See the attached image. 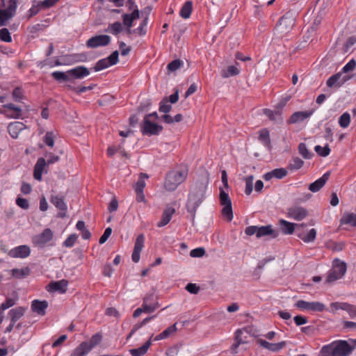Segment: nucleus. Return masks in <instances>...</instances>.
Returning a JSON list of instances; mask_svg holds the SVG:
<instances>
[{
    "label": "nucleus",
    "mask_w": 356,
    "mask_h": 356,
    "mask_svg": "<svg viewBox=\"0 0 356 356\" xmlns=\"http://www.w3.org/2000/svg\"><path fill=\"white\" fill-rule=\"evenodd\" d=\"M89 74L90 70L86 67L80 65L67 72H54L51 73V76L59 83L65 81L74 83L75 79H81Z\"/></svg>",
    "instance_id": "1"
},
{
    "label": "nucleus",
    "mask_w": 356,
    "mask_h": 356,
    "mask_svg": "<svg viewBox=\"0 0 356 356\" xmlns=\"http://www.w3.org/2000/svg\"><path fill=\"white\" fill-rule=\"evenodd\" d=\"M354 347L346 341H337L322 347L319 356H348Z\"/></svg>",
    "instance_id": "2"
},
{
    "label": "nucleus",
    "mask_w": 356,
    "mask_h": 356,
    "mask_svg": "<svg viewBox=\"0 0 356 356\" xmlns=\"http://www.w3.org/2000/svg\"><path fill=\"white\" fill-rule=\"evenodd\" d=\"M295 24V19L289 14L282 16L274 29V35L282 38L285 37L293 29Z\"/></svg>",
    "instance_id": "3"
},
{
    "label": "nucleus",
    "mask_w": 356,
    "mask_h": 356,
    "mask_svg": "<svg viewBox=\"0 0 356 356\" xmlns=\"http://www.w3.org/2000/svg\"><path fill=\"white\" fill-rule=\"evenodd\" d=\"M186 170H172L167 174L165 180V188L169 191H175L186 178Z\"/></svg>",
    "instance_id": "4"
},
{
    "label": "nucleus",
    "mask_w": 356,
    "mask_h": 356,
    "mask_svg": "<svg viewBox=\"0 0 356 356\" xmlns=\"http://www.w3.org/2000/svg\"><path fill=\"white\" fill-rule=\"evenodd\" d=\"M45 156L48 157L47 161L43 157H40L34 166L33 177L38 181L42 179V175L47 165H49L60 161L59 156L54 155L52 152H47Z\"/></svg>",
    "instance_id": "5"
},
{
    "label": "nucleus",
    "mask_w": 356,
    "mask_h": 356,
    "mask_svg": "<svg viewBox=\"0 0 356 356\" xmlns=\"http://www.w3.org/2000/svg\"><path fill=\"white\" fill-rule=\"evenodd\" d=\"M219 190L220 203V205L222 207L221 211L222 215L225 218H226L227 221L230 222L232 220L234 217L231 199L229 197L227 190L225 191V189L222 187H220Z\"/></svg>",
    "instance_id": "6"
},
{
    "label": "nucleus",
    "mask_w": 356,
    "mask_h": 356,
    "mask_svg": "<svg viewBox=\"0 0 356 356\" xmlns=\"http://www.w3.org/2000/svg\"><path fill=\"white\" fill-rule=\"evenodd\" d=\"M346 263L339 259H335L333 262L332 269L327 274L326 282H334L342 278L346 272Z\"/></svg>",
    "instance_id": "7"
},
{
    "label": "nucleus",
    "mask_w": 356,
    "mask_h": 356,
    "mask_svg": "<svg viewBox=\"0 0 356 356\" xmlns=\"http://www.w3.org/2000/svg\"><path fill=\"white\" fill-rule=\"evenodd\" d=\"M119 61V52L115 50L111 53V54L107 58L99 60L93 67V70L95 72H99L104 69L108 67L109 66L117 64Z\"/></svg>",
    "instance_id": "8"
},
{
    "label": "nucleus",
    "mask_w": 356,
    "mask_h": 356,
    "mask_svg": "<svg viewBox=\"0 0 356 356\" xmlns=\"http://www.w3.org/2000/svg\"><path fill=\"white\" fill-rule=\"evenodd\" d=\"M163 129L161 125L152 122L149 119H143L140 131L144 136H157L162 131Z\"/></svg>",
    "instance_id": "9"
},
{
    "label": "nucleus",
    "mask_w": 356,
    "mask_h": 356,
    "mask_svg": "<svg viewBox=\"0 0 356 356\" xmlns=\"http://www.w3.org/2000/svg\"><path fill=\"white\" fill-rule=\"evenodd\" d=\"M54 233L49 228L44 229L42 233L34 236L32 238L33 243L39 248H44L47 243L53 238Z\"/></svg>",
    "instance_id": "10"
},
{
    "label": "nucleus",
    "mask_w": 356,
    "mask_h": 356,
    "mask_svg": "<svg viewBox=\"0 0 356 356\" xmlns=\"http://www.w3.org/2000/svg\"><path fill=\"white\" fill-rule=\"evenodd\" d=\"M16 9L17 3L15 0H10L6 8L0 9V26L6 25V22L15 16Z\"/></svg>",
    "instance_id": "11"
},
{
    "label": "nucleus",
    "mask_w": 356,
    "mask_h": 356,
    "mask_svg": "<svg viewBox=\"0 0 356 356\" xmlns=\"http://www.w3.org/2000/svg\"><path fill=\"white\" fill-rule=\"evenodd\" d=\"M111 38L108 35H97L89 38L86 41L88 48L95 49L99 47H105L110 44Z\"/></svg>",
    "instance_id": "12"
},
{
    "label": "nucleus",
    "mask_w": 356,
    "mask_h": 356,
    "mask_svg": "<svg viewBox=\"0 0 356 356\" xmlns=\"http://www.w3.org/2000/svg\"><path fill=\"white\" fill-rule=\"evenodd\" d=\"M308 214L307 209L299 205H294L287 209V216L297 221L305 219Z\"/></svg>",
    "instance_id": "13"
},
{
    "label": "nucleus",
    "mask_w": 356,
    "mask_h": 356,
    "mask_svg": "<svg viewBox=\"0 0 356 356\" xmlns=\"http://www.w3.org/2000/svg\"><path fill=\"white\" fill-rule=\"evenodd\" d=\"M295 306L301 310H308L312 312H323L325 309V305L320 302H307L303 300H298Z\"/></svg>",
    "instance_id": "14"
},
{
    "label": "nucleus",
    "mask_w": 356,
    "mask_h": 356,
    "mask_svg": "<svg viewBox=\"0 0 356 356\" xmlns=\"http://www.w3.org/2000/svg\"><path fill=\"white\" fill-rule=\"evenodd\" d=\"M3 108L6 110L0 109V114L4 115L8 118L18 119L22 116V108L12 103L3 104Z\"/></svg>",
    "instance_id": "15"
},
{
    "label": "nucleus",
    "mask_w": 356,
    "mask_h": 356,
    "mask_svg": "<svg viewBox=\"0 0 356 356\" xmlns=\"http://www.w3.org/2000/svg\"><path fill=\"white\" fill-rule=\"evenodd\" d=\"M305 227H306V225L305 223H301L298 225L297 236L305 243H309L314 242L316 237V230L315 229H312L306 234L304 232Z\"/></svg>",
    "instance_id": "16"
},
{
    "label": "nucleus",
    "mask_w": 356,
    "mask_h": 356,
    "mask_svg": "<svg viewBox=\"0 0 356 356\" xmlns=\"http://www.w3.org/2000/svg\"><path fill=\"white\" fill-rule=\"evenodd\" d=\"M249 332L248 328H243L236 330L235 333L236 342L232 346V350L234 353H236V349L240 344L248 342Z\"/></svg>",
    "instance_id": "17"
},
{
    "label": "nucleus",
    "mask_w": 356,
    "mask_h": 356,
    "mask_svg": "<svg viewBox=\"0 0 356 356\" xmlns=\"http://www.w3.org/2000/svg\"><path fill=\"white\" fill-rule=\"evenodd\" d=\"M200 204V197L196 193H189L188 200L186 204L187 211L191 213V218L193 219L197 209Z\"/></svg>",
    "instance_id": "18"
},
{
    "label": "nucleus",
    "mask_w": 356,
    "mask_h": 356,
    "mask_svg": "<svg viewBox=\"0 0 356 356\" xmlns=\"http://www.w3.org/2000/svg\"><path fill=\"white\" fill-rule=\"evenodd\" d=\"M145 243V236L143 234L138 235L136 237L134 251L132 252L131 259L134 263H138L140 260V254Z\"/></svg>",
    "instance_id": "19"
},
{
    "label": "nucleus",
    "mask_w": 356,
    "mask_h": 356,
    "mask_svg": "<svg viewBox=\"0 0 356 356\" xmlns=\"http://www.w3.org/2000/svg\"><path fill=\"white\" fill-rule=\"evenodd\" d=\"M31 254V249L26 245H19L15 248L11 249L8 255L13 258H26Z\"/></svg>",
    "instance_id": "20"
},
{
    "label": "nucleus",
    "mask_w": 356,
    "mask_h": 356,
    "mask_svg": "<svg viewBox=\"0 0 356 356\" xmlns=\"http://www.w3.org/2000/svg\"><path fill=\"white\" fill-rule=\"evenodd\" d=\"M50 201L58 209L60 210L57 217L62 218H65L66 216L67 207L63 198L58 195H52Z\"/></svg>",
    "instance_id": "21"
},
{
    "label": "nucleus",
    "mask_w": 356,
    "mask_h": 356,
    "mask_svg": "<svg viewBox=\"0 0 356 356\" xmlns=\"http://www.w3.org/2000/svg\"><path fill=\"white\" fill-rule=\"evenodd\" d=\"M279 225L282 233L286 235L292 234L295 231L298 233V225L299 224L289 222L286 220L281 219L279 220Z\"/></svg>",
    "instance_id": "22"
},
{
    "label": "nucleus",
    "mask_w": 356,
    "mask_h": 356,
    "mask_svg": "<svg viewBox=\"0 0 356 356\" xmlns=\"http://www.w3.org/2000/svg\"><path fill=\"white\" fill-rule=\"evenodd\" d=\"M330 176V172H325L321 177L309 185V190L313 193L319 191L325 184Z\"/></svg>",
    "instance_id": "23"
},
{
    "label": "nucleus",
    "mask_w": 356,
    "mask_h": 356,
    "mask_svg": "<svg viewBox=\"0 0 356 356\" xmlns=\"http://www.w3.org/2000/svg\"><path fill=\"white\" fill-rule=\"evenodd\" d=\"M26 128L23 122L15 121L10 122L8 126V131L13 138H17L19 133Z\"/></svg>",
    "instance_id": "24"
},
{
    "label": "nucleus",
    "mask_w": 356,
    "mask_h": 356,
    "mask_svg": "<svg viewBox=\"0 0 356 356\" xmlns=\"http://www.w3.org/2000/svg\"><path fill=\"white\" fill-rule=\"evenodd\" d=\"M47 307L48 302L46 300H34L31 302L32 311L40 316L45 315Z\"/></svg>",
    "instance_id": "25"
},
{
    "label": "nucleus",
    "mask_w": 356,
    "mask_h": 356,
    "mask_svg": "<svg viewBox=\"0 0 356 356\" xmlns=\"http://www.w3.org/2000/svg\"><path fill=\"white\" fill-rule=\"evenodd\" d=\"M68 282L66 280H61L56 282H51L47 287L48 291H58L61 293H65L67 289Z\"/></svg>",
    "instance_id": "26"
},
{
    "label": "nucleus",
    "mask_w": 356,
    "mask_h": 356,
    "mask_svg": "<svg viewBox=\"0 0 356 356\" xmlns=\"http://www.w3.org/2000/svg\"><path fill=\"white\" fill-rule=\"evenodd\" d=\"M313 114V111H297L291 115L289 120L290 124L300 122L309 118Z\"/></svg>",
    "instance_id": "27"
},
{
    "label": "nucleus",
    "mask_w": 356,
    "mask_h": 356,
    "mask_svg": "<svg viewBox=\"0 0 356 356\" xmlns=\"http://www.w3.org/2000/svg\"><path fill=\"white\" fill-rule=\"evenodd\" d=\"M265 236H270L273 238H277L279 236V231L273 229L270 225L258 227L257 238Z\"/></svg>",
    "instance_id": "28"
},
{
    "label": "nucleus",
    "mask_w": 356,
    "mask_h": 356,
    "mask_svg": "<svg viewBox=\"0 0 356 356\" xmlns=\"http://www.w3.org/2000/svg\"><path fill=\"white\" fill-rule=\"evenodd\" d=\"M257 343L263 348L273 352H277L286 346L285 341H281L277 343H269L264 339H258Z\"/></svg>",
    "instance_id": "29"
},
{
    "label": "nucleus",
    "mask_w": 356,
    "mask_h": 356,
    "mask_svg": "<svg viewBox=\"0 0 356 356\" xmlns=\"http://www.w3.org/2000/svg\"><path fill=\"white\" fill-rule=\"evenodd\" d=\"M139 17L140 11L138 8H134L131 13H125L122 16L123 24L126 27H132L134 21L138 19Z\"/></svg>",
    "instance_id": "30"
},
{
    "label": "nucleus",
    "mask_w": 356,
    "mask_h": 356,
    "mask_svg": "<svg viewBox=\"0 0 356 356\" xmlns=\"http://www.w3.org/2000/svg\"><path fill=\"white\" fill-rule=\"evenodd\" d=\"M26 311V307H17L10 309L8 315L10 318V321L13 323H16V322L24 315Z\"/></svg>",
    "instance_id": "31"
},
{
    "label": "nucleus",
    "mask_w": 356,
    "mask_h": 356,
    "mask_svg": "<svg viewBox=\"0 0 356 356\" xmlns=\"http://www.w3.org/2000/svg\"><path fill=\"white\" fill-rule=\"evenodd\" d=\"M175 209L172 207H167L162 213L161 219L157 222V227H162L165 226L170 221Z\"/></svg>",
    "instance_id": "32"
},
{
    "label": "nucleus",
    "mask_w": 356,
    "mask_h": 356,
    "mask_svg": "<svg viewBox=\"0 0 356 356\" xmlns=\"http://www.w3.org/2000/svg\"><path fill=\"white\" fill-rule=\"evenodd\" d=\"M153 335L152 334L150 338L140 348L131 349L129 352L131 356H143L152 345V338Z\"/></svg>",
    "instance_id": "33"
},
{
    "label": "nucleus",
    "mask_w": 356,
    "mask_h": 356,
    "mask_svg": "<svg viewBox=\"0 0 356 356\" xmlns=\"http://www.w3.org/2000/svg\"><path fill=\"white\" fill-rule=\"evenodd\" d=\"M156 317V315H153L151 316H148L144 318L142 321L136 323L134 325L132 329L131 330L129 334L127 337V340H129L140 328L149 323L151 320Z\"/></svg>",
    "instance_id": "34"
},
{
    "label": "nucleus",
    "mask_w": 356,
    "mask_h": 356,
    "mask_svg": "<svg viewBox=\"0 0 356 356\" xmlns=\"http://www.w3.org/2000/svg\"><path fill=\"white\" fill-rule=\"evenodd\" d=\"M177 330V323L172 325L168 327L164 331L159 334L156 335L154 338V341H159L169 337L171 334L175 333Z\"/></svg>",
    "instance_id": "35"
},
{
    "label": "nucleus",
    "mask_w": 356,
    "mask_h": 356,
    "mask_svg": "<svg viewBox=\"0 0 356 356\" xmlns=\"http://www.w3.org/2000/svg\"><path fill=\"white\" fill-rule=\"evenodd\" d=\"M193 10V2L191 1H187L181 6L179 15L184 19H188L190 17Z\"/></svg>",
    "instance_id": "36"
},
{
    "label": "nucleus",
    "mask_w": 356,
    "mask_h": 356,
    "mask_svg": "<svg viewBox=\"0 0 356 356\" xmlns=\"http://www.w3.org/2000/svg\"><path fill=\"white\" fill-rule=\"evenodd\" d=\"M10 272L13 277L16 279H23L31 274V269L29 267H25L21 269L14 268L11 270Z\"/></svg>",
    "instance_id": "37"
},
{
    "label": "nucleus",
    "mask_w": 356,
    "mask_h": 356,
    "mask_svg": "<svg viewBox=\"0 0 356 356\" xmlns=\"http://www.w3.org/2000/svg\"><path fill=\"white\" fill-rule=\"evenodd\" d=\"M259 140L268 149L271 148L270 133L267 129H263L259 131Z\"/></svg>",
    "instance_id": "38"
},
{
    "label": "nucleus",
    "mask_w": 356,
    "mask_h": 356,
    "mask_svg": "<svg viewBox=\"0 0 356 356\" xmlns=\"http://www.w3.org/2000/svg\"><path fill=\"white\" fill-rule=\"evenodd\" d=\"M341 225H350L356 227V214L353 213H345L340 220Z\"/></svg>",
    "instance_id": "39"
},
{
    "label": "nucleus",
    "mask_w": 356,
    "mask_h": 356,
    "mask_svg": "<svg viewBox=\"0 0 356 356\" xmlns=\"http://www.w3.org/2000/svg\"><path fill=\"white\" fill-rule=\"evenodd\" d=\"M340 73H336L331 76L326 82V85L329 88H339L342 86L341 80H340Z\"/></svg>",
    "instance_id": "40"
},
{
    "label": "nucleus",
    "mask_w": 356,
    "mask_h": 356,
    "mask_svg": "<svg viewBox=\"0 0 356 356\" xmlns=\"http://www.w3.org/2000/svg\"><path fill=\"white\" fill-rule=\"evenodd\" d=\"M123 31L122 24L120 22H115L113 24H109L106 32H108L114 35H118Z\"/></svg>",
    "instance_id": "41"
},
{
    "label": "nucleus",
    "mask_w": 356,
    "mask_h": 356,
    "mask_svg": "<svg viewBox=\"0 0 356 356\" xmlns=\"http://www.w3.org/2000/svg\"><path fill=\"white\" fill-rule=\"evenodd\" d=\"M304 161L298 157H294L289 163L287 168L291 171L299 170L302 167Z\"/></svg>",
    "instance_id": "42"
},
{
    "label": "nucleus",
    "mask_w": 356,
    "mask_h": 356,
    "mask_svg": "<svg viewBox=\"0 0 356 356\" xmlns=\"http://www.w3.org/2000/svg\"><path fill=\"white\" fill-rule=\"evenodd\" d=\"M160 307L159 302H155L153 304H147L143 302L141 309L143 313L150 314L153 313Z\"/></svg>",
    "instance_id": "43"
},
{
    "label": "nucleus",
    "mask_w": 356,
    "mask_h": 356,
    "mask_svg": "<svg viewBox=\"0 0 356 356\" xmlns=\"http://www.w3.org/2000/svg\"><path fill=\"white\" fill-rule=\"evenodd\" d=\"M149 177L146 173H140L139 178L136 183L135 191L143 192L145 187V179H147Z\"/></svg>",
    "instance_id": "44"
},
{
    "label": "nucleus",
    "mask_w": 356,
    "mask_h": 356,
    "mask_svg": "<svg viewBox=\"0 0 356 356\" xmlns=\"http://www.w3.org/2000/svg\"><path fill=\"white\" fill-rule=\"evenodd\" d=\"M298 152L299 154L305 159H310L314 155L308 150L306 145L303 143L299 144Z\"/></svg>",
    "instance_id": "45"
},
{
    "label": "nucleus",
    "mask_w": 356,
    "mask_h": 356,
    "mask_svg": "<svg viewBox=\"0 0 356 356\" xmlns=\"http://www.w3.org/2000/svg\"><path fill=\"white\" fill-rule=\"evenodd\" d=\"M95 86L96 85H95V84H91L88 86H81L79 88H76L73 86L67 85V88L70 90H72V91L75 92L77 95H81V93L85 92L88 90H92Z\"/></svg>",
    "instance_id": "46"
},
{
    "label": "nucleus",
    "mask_w": 356,
    "mask_h": 356,
    "mask_svg": "<svg viewBox=\"0 0 356 356\" xmlns=\"http://www.w3.org/2000/svg\"><path fill=\"white\" fill-rule=\"evenodd\" d=\"M350 123V115L348 112L343 113L339 119V124L342 128H347Z\"/></svg>",
    "instance_id": "47"
},
{
    "label": "nucleus",
    "mask_w": 356,
    "mask_h": 356,
    "mask_svg": "<svg viewBox=\"0 0 356 356\" xmlns=\"http://www.w3.org/2000/svg\"><path fill=\"white\" fill-rule=\"evenodd\" d=\"M239 72H240V71L237 68L236 66L229 65L227 67L226 70H223V72L222 73V76L223 77L233 76L238 74Z\"/></svg>",
    "instance_id": "48"
},
{
    "label": "nucleus",
    "mask_w": 356,
    "mask_h": 356,
    "mask_svg": "<svg viewBox=\"0 0 356 356\" xmlns=\"http://www.w3.org/2000/svg\"><path fill=\"white\" fill-rule=\"evenodd\" d=\"M314 150L319 156L323 157L327 156L330 153V149L327 144H326L324 147L316 145L314 147Z\"/></svg>",
    "instance_id": "49"
},
{
    "label": "nucleus",
    "mask_w": 356,
    "mask_h": 356,
    "mask_svg": "<svg viewBox=\"0 0 356 356\" xmlns=\"http://www.w3.org/2000/svg\"><path fill=\"white\" fill-rule=\"evenodd\" d=\"M168 97H164L159 103V111L164 113H168L171 109L172 106L168 104Z\"/></svg>",
    "instance_id": "50"
},
{
    "label": "nucleus",
    "mask_w": 356,
    "mask_h": 356,
    "mask_svg": "<svg viewBox=\"0 0 356 356\" xmlns=\"http://www.w3.org/2000/svg\"><path fill=\"white\" fill-rule=\"evenodd\" d=\"M56 135L52 131H47L43 138V142L50 147L54 145Z\"/></svg>",
    "instance_id": "51"
},
{
    "label": "nucleus",
    "mask_w": 356,
    "mask_h": 356,
    "mask_svg": "<svg viewBox=\"0 0 356 356\" xmlns=\"http://www.w3.org/2000/svg\"><path fill=\"white\" fill-rule=\"evenodd\" d=\"M325 15V11L324 9L319 10L318 15L314 20L313 24L311 29L313 31H316L318 26V25L321 23L322 19H323L324 15Z\"/></svg>",
    "instance_id": "52"
},
{
    "label": "nucleus",
    "mask_w": 356,
    "mask_h": 356,
    "mask_svg": "<svg viewBox=\"0 0 356 356\" xmlns=\"http://www.w3.org/2000/svg\"><path fill=\"white\" fill-rule=\"evenodd\" d=\"M18 300L17 296H15L13 298H7L6 301L1 305V310L7 309L15 305Z\"/></svg>",
    "instance_id": "53"
},
{
    "label": "nucleus",
    "mask_w": 356,
    "mask_h": 356,
    "mask_svg": "<svg viewBox=\"0 0 356 356\" xmlns=\"http://www.w3.org/2000/svg\"><path fill=\"white\" fill-rule=\"evenodd\" d=\"M183 65V61L179 59H175L169 63L167 65V69L170 72H175L178 70Z\"/></svg>",
    "instance_id": "54"
},
{
    "label": "nucleus",
    "mask_w": 356,
    "mask_h": 356,
    "mask_svg": "<svg viewBox=\"0 0 356 356\" xmlns=\"http://www.w3.org/2000/svg\"><path fill=\"white\" fill-rule=\"evenodd\" d=\"M77 238H78L77 234H72L63 242V245L66 248H72L75 244Z\"/></svg>",
    "instance_id": "55"
},
{
    "label": "nucleus",
    "mask_w": 356,
    "mask_h": 356,
    "mask_svg": "<svg viewBox=\"0 0 356 356\" xmlns=\"http://www.w3.org/2000/svg\"><path fill=\"white\" fill-rule=\"evenodd\" d=\"M0 40L6 42H12L11 35L8 29H0Z\"/></svg>",
    "instance_id": "56"
},
{
    "label": "nucleus",
    "mask_w": 356,
    "mask_h": 356,
    "mask_svg": "<svg viewBox=\"0 0 356 356\" xmlns=\"http://www.w3.org/2000/svg\"><path fill=\"white\" fill-rule=\"evenodd\" d=\"M253 175H249L245 178V193L246 195H249L253 189Z\"/></svg>",
    "instance_id": "57"
},
{
    "label": "nucleus",
    "mask_w": 356,
    "mask_h": 356,
    "mask_svg": "<svg viewBox=\"0 0 356 356\" xmlns=\"http://www.w3.org/2000/svg\"><path fill=\"white\" fill-rule=\"evenodd\" d=\"M41 8L40 6L38 5V1L34 0L33 1V6L29 10V17L28 18L30 19L31 17L36 15L40 10Z\"/></svg>",
    "instance_id": "58"
},
{
    "label": "nucleus",
    "mask_w": 356,
    "mask_h": 356,
    "mask_svg": "<svg viewBox=\"0 0 356 356\" xmlns=\"http://www.w3.org/2000/svg\"><path fill=\"white\" fill-rule=\"evenodd\" d=\"M147 22H148V17H146L142 21V22L140 23V26L137 29H135L136 31V33L138 35H139L140 36H143V35H145L146 34L147 30L145 29V26L147 24Z\"/></svg>",
    "instance_id": "59"
},
{
    "label": "nucleus",
    "mask_w": 356,
    "mask_h": 356,
    "mask_svg": "<svg viewBox=\"0 0 356 356\" xmlns=\"http://www.w3.org/2000/svg\"><path fill=\"white\" fill-rule=\"evenodd\" d=\"M102 339H103V337L101 333H99V332L96 333L92 336V337L90 338V340L89 341V343L91 346V347L93 348L94 347H95L96 346H97L98 344H99L101 343V341H102Z\"/></svg>",
    "instance_id": "60"
},
{
    "label": "nucleus",
    "mask_w": 356,
    "mask_h": 356,
    "mask_svg": "<svg viewBox=\"0 0 356 356\" xmlns=\"http://www.w3.org/2000/svg\"><path fill=\"white\" fill-rule=\"evenodd\" d=\"M59 0H43L39 1L38 5L40 6V8L42 9L49 8L54 6Z\"/></svg>",
    "instance_id": "61"
},
{
    "label": "nucleus",
    "mask_w": 356,
    "mask_h": 356,
    "mask_svg": "<svg viewBox=\"0 0 356 356\" xmlns=\"http://www.w3.org/2000/svg\"><path fill=\"white\" fill-rule=\"evenodd\" d=\"M12 96L15 102H20L24 97L22 88L20 87H16L13 90Z\"/></svg>",
    "instance_id": "62"
},
{
    "label": "nucleus",
    "mask_w": 356,
    "mask_h": 356,
    "mask_svg": "<svg viewBox=\"0 0 356 356\" xmlns=\"http://www.w3.org/2000/svg\"><path fill=\"white\" fill-rule=\"evenodd\" d=\"M273 177L277 179H282L287 175V170L284 168H276L272 170Z\"/></svg>",
    "instance_id": "63"
},
{
    "label": "nucleus",
    "mask_w": 356,
    "mask_h": 356,
    "mask_svg": "<svg viewBox=\"0 0 356 356\" xmlns=\"http://www.w3.org/2000/svg\"><path fill=\"white\" fill-rule=\"evenodd\" d=\"M355 67L356 61L354 59H352L343 66L341 72L348 74L349 72L353 71Z\"/></svg>",
    "instance_id": "64"
}]
</instances>
